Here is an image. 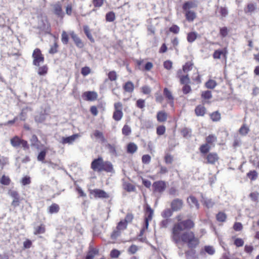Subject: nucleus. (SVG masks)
Masks as SVG:
<instances>
[{
    "mask_svg": "<svg viewBox=\"0 0 259 259\" xmlns=\"http://www.w3.org/2000/svg\"><path fill=\"white\" fill-rule=\"evenodd\" d=\"M177 222L173 224L170 229V238L175 244H185L188 250L185 251L187 259H197L195 248L200 244L199 238L195 233L190 230L195 227V223L191 219L182 220V215L178 214L176 217Z\"/></svg>",
    "mask_w": 259,
    "mask_h": 259,
    "instance_id": "1",
    "label": "nucleus"
},
{
    "mask_svg": "<svg viewBox=\"0 0 259 259\" xmlns=\"http://www.w3.org/2000/svg\"><path fill=\"white\" fill-rule=\"evenodd\" d=\"M61 2L62 4L58 1L52 5L53 13L58 18L63 19L65 14L71 16L76 14L74 11V5L72 2L68 0H62Z\"/></svg>",
    "mask_w": 259,
    "mask_h": 259,
    "instance_id": "2",
    "label": "nucleus"
},
{
    "mask_svg": "<svg viewBox=\"0 0 259 259\" xmlns=\"http://www.w3.org/2000/svg\"><path fill=\"white\" fill-rule=\"evenodd\" d=\"M91 168L95 172L100 173H113L114 169L112 163L107 160H104L101 156L94 159L91 163Z\"/></svg>",
    "mask_w": 259,
    "mask_h": 259,
    "instance_id": "3",
    "label": "nucleus"
},
{
    "mask_svg": "<svg viewBox=\"0 0 259 259\" xmlns=\"http://www.w3.org/2000/svg\"><path fill=\"white\" fill-rule=\"evenodd\" d=\"M177 77L179 78L181 84H184L182 88V92L184 94H188L191 91V88L189 85L190 83V78L188 74H182V71L179 69L177 72Z\"/></svg>",
    "mask_w": 259,
    "mask_h": 259,
    "instance_id": "4",
    "label": "nucleus"
},
{
    "mask_svg": "<svg viewBox=\"0 0 259 259\" xmlns=\"http://www.w3.org/2000/svg\"><path fill=\"white\" fill-rule=\"evenodd\" d=\"M114 111L113 112L112 118L115 121H120L123 116L122 111L123 104L120 102H117L114 103Z\"/></svg>",
    "mask_w": 259,
    "mask_h": 259,
    "instance_id": "5",
    "label": "nucleus"
},
{
    "mask_svg": "<svg viewBox=\"0 0 259 259\" xmlns=\"http://www.w3.org/2000/svg\"><path fill=\"white\" fill-rule=\"evenodd\" d=\"M10 143L12 146L15 148L21 145L24 150H28L29 149V145L27 141L21 139L17 136H15L11 138Z\"/></svg>",
    "mask_w": 259,
    "mask_h": 259,
    "instance_id": "6",
    "label": "nucleus"
},
{
    "mask_svg": "<svg viewBox=\"0 0 259 259\" xmlns=\"http://www.w3.org/2000/svg\"><path fill=\"white\" fill-rule=\"evenodd\" d=\"M32 57L33 58V64L36 66H39L40 63L45 61L44 55L41 53V50L38 48L34 50Z\"/></svg>",
    "mask_w": 259,
    "mask_h": 259,
    "instance_id": "7",
    "label": "nucleus"
},
{
    "mask_svg": "<svg viewBox=\"0 0 259 259\" xmlns=\"http://www.w3.org/2000/svg\"><path fill=\"white\" fill-rule=\"evenodd\" d=\"M166 183L162 180L154 182L152 184L153 192L154 194H162L166 189Z\"/></svg>",
    "mask_w": 259,
    "mask_h": 259,
    "instance_id": "8",
    "label": "nucleus"
},
{
    "mask_svg": "<svg viewBox=\"0 0 259 259\" xmlns=\"http://www.w3.org/2000/svg\"><path fill=\"white\" fill-rule=\"evenodd\" d=\"M205 163L207 164L215 165L220 160V157L217 152H209L203 157Z\"/></svg>",
    "mask_w": 259,
    "mask_h": 259,
    "instance_id": "9",
    "label": "nucleus"
},
{
    "mask_svg": "<svg viewBox=\"0 0 259 259\" xmlns=\"http://www.w3.org/2000/svg\"><path fill=\"white\" fill-rule=\"evenodd\" d=\"M89 192L95 198L108 199L110 197L109 194L102 189H95L90 190Z\"/></svg>",
    "mask_w": 259,
    "mask_h": 259,
    "instance_id": "10",
    "label": "nucleus"
},
{
    "mask_svg": "<svg viewBox=\"0 0 259 259\" xmlns=\"http://www.w3.org/2000/svg\"><path fill=\"white\" fill-rule=\"evenodd\" d=\"M154 215V210L151 208L150 205L147 204L144 209V224L149 226V223L153 219Z\"/></svg>",
    "mask_w": 259,
    "mask_h": 259,
    "instance_id": "11",
    "label": "nucleus"
},
{
    "mask_svg": "<svg viewBox=\"0 0 259 259\" xmlns=\"http://www.w3.org/2000/svg\"><path fill=\"white\" fill-rule=\"evenodd\" d=\"M9 195L13 198L11 205L14 207L19 206L20 202L22 200L19 193L15 190H10L8 192Z\"/></svg>",
    "mask_w": 259,
    "mask_h": 259,
    "instance_id": "12",
    "label": "nucleus"
},
{
    "mask_svg": "<svg viewBox=\"0 0 259 259\" xmlns=\"http://www.w3.org/2000/svg\"><path fill=\"white\" fill-rule=\"evenodd\" d=\"M228 53L227 48L225 47L222 49L215 50L212 54V57L214 59H220L222 56L226 60L227 58Z\"/></svg>",
    "mask_w": 259,
    "mask_h": 259,
    "instance_id": "13",
    "label": "nucleus"
},
{
    "mask_svg": "<svg viewBox=\"0 0 259 259\" xmlns=\"http://www.w3.org/2000/svg\"><path fill=\"white\" fill-rule=\"evenodd\" d=\"M184 205L183 201L179 198H176L172 200L170 203V208L174 211L181 210Z\"/></svg>",
    "mask_w": 259,
    "mask_h": 259,
    "instance_id": "14",
    "label": "nucleus"
},
{
    "mask_svg": "<svg viewBox=\"0 0 259 259\" xmlns=\"http://www.w3.org/2000/svg\"><path fill=\"white\" fill-rule=\"evenodd\" d=\"M82 98L85 101H95L98 98V94L95 91H87L82 94Z\"/></svg>",
    "mask_w": 259,
    "mask_h": 259,
    "instance_id": "15",
    "label": "nucleus"
},
{
    "mask_svg": "<svg viewBox=\"0 0 259 259\" xmlns=\"http://www.w3.org/2000/svg\"><path fill=\"white\" fill-rule=\"evenodd\" d=\"M201 97L203 100V104H209L210 102L209 100L212 97V93L208 90L202 91L201 94Z\"/></svg>",
    "mask_w": 259,
    "mask_h": 259,
    "instance_id": "16",
    "label": "nucleus"
},
{
    "mask_svg": "<svg viewBox=\"0 0 259 259\" xmlns=\"http://www.w3.org/2000/svg\"><path fill=\"white\" fill-rule=\"evenodd\" d=\"M69 35L77 47L82 48L83 47L81 40L74 31H71Z\"/></svg>",
    "mask_w": 259,
    "mask_h": 259,
    "instance_id": "17",
    "label": "nucleus"
},
{
    "mask_svg": "<svg viewBox=\"0 0 259 259\" xmlns=\"http://www.w3.org/2000/svg\"><path fill=\"white\" fill-rule=\"evenodd\" d=\"M197 7V3L191 1L185 2L182 6V9L184 11H191V9L196 8Z\"/></svg>",
    "mask_w": 259,
    "mask_h": 259,
    "instance_id": "18",
    "label": "nucleus"
},
{
    "mask_svg": "<svg viewBox=\"0 0 259 259\" xmlns=\"http://www.w3.org/2000/svg\"><path fill=\"white\" fill-rule=\"evenodd\" d=\"M185 12V17L186 20L189 22H192L197 17L196 13L194 11H184Z\"/></svg>",
    "mask_w": 259,
    "mask_h": 259,
    "instance_id": "19",
    "label": "nucleus"
},
{
    "mask_svg": "<svg viewBox=\"0 0 259 259\" xmlns=\"http://www.w3.org/2000/svg\"><path fill=\"white\" fill-rule=\"evenodd\" d=\"M194 67V63L192 60L188 61L183 66L182 69H181L182 71V74H188V72L191 71Z\"/></svg>",
    "mask_w": 259,
    "mask_h": 259,
    "instance_id": "20",
    "label": "nucleus"
},
{
    "mask_svg": "<svg viewBox=\"0 0 259 259\" xmlns=\"http://www.w3.org/2000/svg\"><path fill=\"white\" fill-rule=\"evenodd\" d=\"M211 146L206 143L203 144L201 145H200V146L199 148V150L201 156L203 157H204V155H206V154L209 153V152L211 149Z\"/></svg>",
    "mask_w": 259,
    "mask_h": 259,
    "instance_id": "21",
    "label": "nucleus"
},
{
    "mask_svg": "<svg viewBox=\"0 0 259 259\" xmlns=\"http://www.w3.org/2000/svg\"><path fill=\"white\" fill-rule=\"evenodd\" d=\"M168 117L167 113L164 111H159L157 113L156 118L159 122H164Z\"/></svg>",
    "mask_w": 259,
    "mask_h": 259,
    "instance_id": "22",
    "label": "nucleus"
},
{
    "mask_svg": "<svg viewBox=\"0 0 259 259\" xmlns=\"http://www.w3.org/2000/svg\"><path fill=\"white\" fill-rule=\"evenodd\" d=\"M206 112V108L203 105H197L195 109V113L197 116H203Z\"/></svg>",
    "mask_w": 259,
    "mask_h": 259,
    "instance_id": "23",
    "label": "nucleus"
},
{
    "mask_svg": "<svg viewBox=\"0 0 259 259\" xmlns=\"http://www.w3.org/2000/svg\"><path fill=\"white\" fill-rule=\"evenodd\" d=\"M163 95L165 98L167 99V102L173 105L174 98L171 94V92L166 88H165L163 90Z\"/></svg>",
    "mask_w": 259,
    "mask_h": 259,
    "instance_id": "24",
    "label": "nucleus"
},
{
    "mask_svg": "<svg viewBox=\"0 0 259 259\" xmlns=\"http://www.w3.org/2000/svg\"><path fill=\"white\" fill-rule=\"evenodd\" d=\"M60 209L59 204L56 203H53L48 208V212L50 214L57 213Z\"/></svg>",
    "mask_w": 259,
    "mask_h": 259,
    "instance_id": "25",
    "label": "nucleus"
},
{
    "mask_svg": "<svg viewBox=\"0 0 259 259\" xmlns=\"http://www.w3.org/2000/svg\"><path fill=\"white\" fill-rule=\"evenodd\" d=\"M134 84L131 81L126 82L123 85V89L125 92L132 93L134 90Z\"/></svg>",
    "mask_w": 259,
    "mask_h": 259,
    "instance_id": "26",
    "label": "nucleus"
},
{
    "mask_svg": "<svg viewBox=\"0 0 259 259\" xmlns=\"http://www.w3.org/2000/svg\"><path fill=\"white\" fill-rule=\"evenodd\" d=\"M79 137L78 134H74L71 136L67 137H63L62 139V143L65 144H71L73 143L75 139Z\"/></svg>",
    "mask_w": 259,
    "mask_h": 259,
    "instance_id": "27",
    "label": "nucleus"
},
{
    "mask_svg": "<svg viewBox=\"0 0 259 259\" xmlns=\"http://www.w3.org/2000/svg\"><path fill=\"white\" fill-rule=\"evenodd\" d=\"M138 150L137 145L133 143L130 142L126 146V152L130 154H134Z\"/></svg>",
    "mask_w": 259,
    "mask_h": 259,
    "instance_id": "28",
    "label": "nucleus"
},
{
    "mask_svg": "<svg viewBox=\"0 0 259 259\" xmlns=\"http://www.w3.org/2000/svg\"><path fill=\"white\" fill-rule=\"evenodd\" d=\"M173 212L171 208H167L161 212V215L163 219H170L173 214Z\"/></svg>",
    "mask_w": 259,
    "mask_h": 259,
    "instance_id": "29",
    "label": "nucleus"
},
{
    "mask_svg": "<svg viewBox=\"0 0 259 259\" xmlns=\"http://www.w3.org/2000/svg\"><path fill=\"white\" fill-rule=\"evenodd\" d=\"M187 201L191 206H195L197 209L199 208L198 201L195 197L193 196H190L188 198Z\"/></svg>",
    "mask_w": 259,
    "mask_h": 259,
    "instance_id": "30",
    "label": "nucleus"
},
{
    "mask_svg": "<svg viewBox=\"0 0 259 259\" xmlns=\"http://www.w3.org/2000/svg\"><path fill=\"white\" fill-rule=\"evenodd\" d=\"M256 9V5L255 3H248L244 8L245 13L253 12Z\"/></svg>",
    "mask_w": 259,
    "mask_h": 259,
    "instance_id": "31",
    "label": "nucleus"
},
{
    "mask_svg": "<svg viewBox=\"0 0 259 259\" xmlns=\"http://www.w3.org/2000/svg\"><path fill=\"white\" fill-rule=\"evenodd\" d=\"M198 34L196 32L192 31L187 34V40L190 43L194 42L197 38Z\"/></svg>",
    "mask_w": 259,
    "mask_h": 259,
    "instance_id": "32",
    "label": "nucleus"
},
{
    "mask_svg": "<svg viewBox=\"0 0 259 259\" xmlns=\"http://www.w3.org/2000/svg\"><path fill=\"white\" fill-rule=\"evenodd\" d=\"M209 116L213 122L219 121L221 119V113L218 111L212 112L209 114Z\"/></svg>",
    "mask_w": 259,
    "mask_h": 259,
    "instance_id": "33",
    "label": "nucleus"
},
{
    "mask_svg": "<svg viewBox=\"0 0 259 259\" xmlns=\"http://www.w3.org/2000/svg\"><path fill=\"white\" fill-rule=\"evenodd\" d=\"M217 140V137L214 135L210 134L205 138V143L211 146Z\"/></svg>",
    "mask_w": 259,
    "mask_h": 259,
    "instance_id": "34",
    "label": "nucleus"
},
{
    "mask_svg": "<svg viewBox=\"0 0 259 259\" xmlns=\"http://www.w3.org/2000/svg\"><path fill=\"white\" fill-rule=\"evenodd\" d=\"M123 189L128 192H134L136 191V187L129 182H125L123 184Z\"/></svg>",
    "mask_w": 259,
    "mask_h": 259,
    "instance_id": "35",
    "label": "nucleus"
},
{
    "mask_svg": "<svg viewBox=\"0 0 259 259\" xmlns=\"http://www.w3.org/2000/svg\"><path fill=\"white\" fill-rule=\"evenodd\" d=\"M48 151V148L46 147L42 150L38 154L37 159L38 161L44 162L45 157Z\"/></svg>",
    "mask_w": 259,
    "mask_h": 259,
    "instance_id": "36",
    "label": "nucleus"
},
{
    "mask_svg": "<svg viewBox=\"0 0 259 259\" xmlns=\"http://www.w3.org/2000/svg\"><path fill=\"white\" fill-rule=\"evenodd\" d=\"M217 85V82L215 80L209 79L205 83V86L207 89H213Z\"/></svg>",
    "mask_w": 259,
    "mask_h": 259,
    "instance_id": "37",
    "label": "nucleus"
},
{
    "mask_svg": "<svg viewBox=\"0 0 259 259\" xmlns=\"http://www.w3.org/2000/svg\"><path fill=\"white\" fill-rule=\"evenodd\" d=\"M108 79L111 81H115L118 77L116 72L114 70L110 71L107 74Z\"/></svg>",
    "mask_w": 259,
    "mask_h": 259,
    "instance_id": "38",
    "label": "nucleus"
},
{
    "mask_svg": "<svg viewBox=\"0 0 259 259\" xmlns=\"http://www.w3.org/2000/svg\"><path fill=\"white\" fill-rule=\"evenodd\" d=\"M59 45L57 38L55 39L54 44L51 46L49 53L51 54H54L58 52Z\"/></svg>",
    "mask_w": 259,
    "mask_h": 259,
    "instance_id": "39",
    "label": "nucleus"
},
{
    "mask_svg": "<svg viewBox=\"0 0 259 259\" xmlns=\"http://www.w3.org/2000/svg\"><path fill=\"white\" fill-rule=\"evenodd\" d=\"M115 18V14L113 11L109 12L106 14L105 19L107 22H113Z\"/></svg>",
    "mask_w": 259,
    "mask_h": 259,
    "instance_id": "40",
    "label": "nucleus"
},
{
    "mask_svg": "<svg viewBox=\"0 0 259 259\" xmlns=\"http://www.w3.org/2000/svg\"><path fill=\"white\" fill-rule=\"evenodd\" d=\"M11 182V179L8 176L3 175L0 179V183L3 185L8 186Z\"/></svg>",
    "mask_w": 259,
    "mask_h": 259,
    "instance_id": "41",
    "label": "nucleus"
},
{
    "mask_svg": "<svg viewBox=\"0 0 259 259\" xmlns=\"http://www.w3.org/2000/svg\"><path fill=\"white\" fill-rule=\"evenodd\" d=\"M46 231V228L45 226L41 224L40 226H37V227L35 228L34 231V235H37L39 234H43Z\"/></svg>",
    "mask_w": 259,
    "mask_h": 259,
    "instance_id": "42",
    "label": "nucleus"
},
{
    "mask_svg": "<svg viewBox=\"0 0 259 259\" xmlns=\"http://www.w3.org/2000/svg\"><path fill=\"white\" fill-rule=\"evenodd\" d=\"M249 132V128L246 124H243L239 130V133L242 136H246Z\"/></svg>",
    "mask_w": 259,
    "mask_h": 259,
    "instance_id": "43",
    "label": "nucleus"
},
{
    "mask_svg": "<svg viewBox=\"0 0 259 259\" xmlns=\"http://www.w3.org/2000/svg\"><path fill=\"white\" fill-rule=\"evenodd\" d=\"M246 176L251 181H254L257 178L258 174L256 170H252L247 173Z\"/></svg>",
    "mask_w": 259,
    "mask_h": 259,
    "instance_id": "44",
    "label": "nucleus"
},
{
    "mask_svg": "<svg viewBox=\"0 0 259 259\" xmlns=\"http://www.w3.org/2000/svg\"><path fill=\"white\" fill-rule=\"evenodd\" d=\"M94 136L96 138L100 139L102 142H105L106 141L103 133L98 130L95 131Z\"/></svg>",
    "mask_w": 259,
    "mask_h": 259,
    "instance_id": "45",
    "label": "nucleus"
},
{
    "mask_svg": "<svg viewBox=\"0 0 259 259\" xmlns=\"http://www.w3.org/2000/svg\"><path fill=\"white\" fill-rule=\"evenodd\" d=\"M48 71V67L47 65H44L42 66L39 67L38 68L37 73L39 75H46Z\"/></svg>",
    "mask_w": 259,
    "mask_h": 259,
    "instance_id": "46",
    "label": "nucleus"
},
{
    "mask_svg": "<svg viewBox=\"0 0 259 259\" xmlns=\"http://www.w3.org/2000/svg\"><path fill=\"white\" fill-rule=\"evenodd\" d=\"M191 130L187 127L183 128L181 131L182 135L184 138L190 137L191 136Z\"/></svg>",
    "mask_w": 259,
    "mask_h": 259,
    "instance_id": "47",
    "label": "nucleus"
},
{
    "mask_svg": "<svg viewBox=\"0 0 259 259\" xmlns=\"http://www.w3.org/2000/svg\"><path fill=\"white\" fill-rule=\"evenodd\" d=\"M30 142L31 146L35 147L36 148H38V145L40 143L37 137L35 135H33L30 139Z\"/></svg>",
    "mask_w": 259,
    "mask_h": 259,
    "instance_id": "48",
    "label": "nucleus"
},
{
    "mask_svg": "<svg viewBox=\"0 0 259 259\" xmlns=\"http://www.w3.org/2000/svg\"><path fill=\"white\" fill-rule=\"evenodd\" d=\"M97 249L93 248L90 250L86 256V259H94L95 256L98 253Z\"/></svg>",
    "mask_w": 259,
    "mask_h": 259,
    "instance_id": "49",
    "label": "nucleus"
},
{
    "mask_svg": "<svg viewBox=\"0 0 259 259\" xmlns=\"http://www.w3.org/2000/svg\"><path fill=\"white\" fill-rule=\"evenodd\" d=\"M164 160L166 164H172L174 161V156L169 153L165 154Z\"/></svg>",
    "mask_w": 259,
    "mask_h": 259,
    "instance_id": "50",
    "label": "nucleus"
},
{
    "mask_svg": "<svg viewBox=\"0 0 259 259\" xmlns=\"http://www.w3.org/2000/svg\"><path fill=\"white\" fill-rule=\"evenodd\" d=\"M170 223V219H164L160 222L159 225L161 228H166L168 227Z\"/></svg>",
    "mask_w": 259,
    "mask_h": 259,
    "instance_id": "51",
    "label": "nucleus"
},
{
    "mask_svg": "<svg viewBox=\"0 0 259 259\" xmlns=\"http://www.w3.org/2000/svg\"><path fill=\"white\" fill-rule=\"evenodd\" d=\"M232 238H234V244L237 247H240L243 246L244 241L242 238H235L234 237H232Z\"/></svg>",
    "mask_w": 259,
    "mask_h": 259,
    "instance_id": "52",
    "label": "nucleus"
},
{
    "mask_svg": "<svg viewBox=\"0 0 259 259\" xmlns=\"http://www.w3.org/2000/svg\"><path fill=\"white\" fill-rule=\"evenodd\" d=\"M217 220L220 222H224L226 220L227 215L223 212H219L216 215Z\"/></svg>",
    "mask_w": 259,
    "mask_h": 259,
    "instance_id": "53",
    "label": "nucleus"
},
{
    "mask_svg": "<svg viewBox=\"0 0 259 259\" xmlns=\"http://www.w3.org/2000/svg\"><path fill=\"white\" fill-rule=\"evenodd\" d=\"M61 41L64 45H67L69 42V35L65 31H63L61 34Z\"/></svg>",
    "mask_w": 259,
    "mask_h": 259,
    "instance_id": "54",
    "label": "nucleus"
},
{
    "mask_svg": "<svg viewBox=\"0 0 259 259\" xmlns=\"http://www.w3.org/2000/svg\"><path fill=\"white\" fill-rule=\"evenodd\" d=\"M131 132V128L127 124H125L122 128V134L125 136H129Z\"/></svg>",
    "mask_w": 259,
    "mask_h": 259,
    "instance_id": "55",
    "label": "nucleus"
},
{
    "mask_svg": "<svg viewBox=\"0 0 259 259\" xmlns=\"http://www.w3.org/2000/svg\"><path fill=\"white\" fill-rule=\"evenodd\" d=\"M127 227V224L123 220H121L118 223L116 227L117 229H120L121 231L126 230Z\"/></svg>",
    "mask_w": 259,
    "mask_h": 259,
    "instance_id": "56",
    "label": "nucleus"
},
{
    "mask_svg": "<svg viewBox=\"0 0 259 259\" xmlns=\"http://www.w3.org/2000/svg\"><path fill=\"white\" fill-rule=\"evenodd\" d=\"M121 230L120 229H117V227H116V229L114 230L111 233L110 237L112 239H116L121 235Z\"/></svg>",
    "mask_w": 259,
    "mask_h": 259,
    "instance_id": "57",
    "label": "nucleus"
},
{
    "mask_svg": "<svg viewBox=\"0 0 259 259\" xmlns=\"http://www.w3.org/2000/svg\"><path fill=\"white\" fill-rule=\"evenodd\" d=\"M229 33V29L226 26L221 27L220 28V35L223 37H226Z\"/></svg>",
    "mask_w": 259,
    "mask_h": 259,
    "instance_id": "58",
    "label": "nucleus"
},
{
    "mask_svg": "<svg viewBox=\"0 0 259 259\" xmlns=\"http://www.w3.org/2000/svg\"><path fill=\"white\" fill-rule=\"evenodd\" d=\"M166 128L164 125H159L156 128V134L158 136H161L165 133Z\"/></svg>",
    "mask_w": 259,
    "mask_h": 259,
    "instance_id": "59",
    "label": "nucleus"
},
{
    "mask_svg": "<svg viewBox=\"0 0 259 259\" xmlns=\"http://www.w3.org/2000/svg\"><path fill=\"white\" fill-rule=\"evenodd\" d=\"M134 214L131 212L127 213L125 218L123 220L127 224L131 223L134 220Z\"/></svg>",
    "mask_w": 259,
    "mask_h": 259,
    "instance_id": "60",
    "label": "nucleus"
},
{
    "mask_svg": "<svg viewBox=\"0 0 259 259\" xmlns=\"http://www.w3.org/2000/svg\"><path fill=\"white\" fill-rule=\"evenodd\" d=\"M120 254V252L116 249H112L110 253V256L112 258H117Z\"/></svg>",
    "mask_w": 259,
    "mask_h": 259,
    "instance_id": "61",
    "label": "nucleus"
},
{
    "mask_svg": "<svg viewBox=\"0 0 259 259\" xmlns=\"http://www.w3.org/2000/svg\"><path fill=\"white\" fill-rule=\"evenodd\" d=\"M252 201L254 202H258L259 198V193L257 192H251L249 195Z\"/></svg>",
    "mask_w": 259,
    "mask_h": 259,
    "instance_id": "62",
    "label": "nucleus"
},
{
    "mask_svg": "<svg viewBox=\"0 0 259 259\" xmlns=\"http://www.w3.org/2000/svg\"><path fill=\"white\" fill-rule=\"evenodd\" d=\"M204 250L209 255H213L215 252V250L212 246L206 245L204 247Z\"/></svg>",
    "mask_w": 259,
    "mask_h": 259,
    "instance_id": "63",
    "label": "nucleus"
},
{
    "mask_svg": "<svg viewBox=\"0 0 259 259\" xmlns=\"http://www.w3.org/2000/svg\"><path fill=\"white\" fill-rule=\"evenodd\" d=\"M21 183L22 185L25 186L31 183V179L29 176H25L22 178L21 180Z\"/></svg>",
    "mask_w": 259,
    "mask_h": 259,
    "instance_id": "64",
    "label": "nucleus"
}]
</instances>
